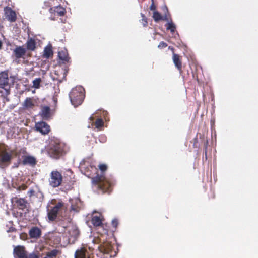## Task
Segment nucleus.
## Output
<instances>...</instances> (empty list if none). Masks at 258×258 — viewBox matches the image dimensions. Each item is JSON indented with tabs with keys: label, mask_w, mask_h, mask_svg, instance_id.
Listing matches in <instances>:
<instances>
[{
	"label": "nucleus",
	"mask_w": 258,
	"mask_h": 258,
	"mask_svg": "<svg viewBox=\"0 0 258 258\" xmlns=\"http://www.w3.org/2000/svg\"><path fill=\"white\" fill-rule=\"evenodd\" d=\"M84 97V89L80 86L73 88L69 94L71 102L74 107L80 105L82 103Z\"/></svg>",
	"instance_id": "f257e3e1"
},
{
	"label": "nucleus",
	"mask_w": 258,
	"mask_h": 258,
	"mask_svg": "<svg viewBox=\"0 0 258 258\" xmlns=\"http://www.w3.org/2000/svg\"><path fill=\"white\" fill-rule=\"evenodd\" d=\"M13 152L5 146L0 145V167L4 168L10 163L12 158Z\"/></svg>",
	"instance_id": "f03ea898"
},
{
	"label": "nucleus",
	"mask_w": 258,
	"mask_h": 258,
	"mask_svg": "<svg viewBox=\"0 0 258 258\" xmlns=\"http://www.w3.org/2000/svg\"><path fill=\"white\" fill-rule=\"evenodd\" d=\"M0 94L4 98H6L10 93V84L8 74L7 72L0 73Z\"/></svg>",
	"instance_id": "7ed1b4c3"
},
{
	"label": "nucleus",
	"mask_w": 258,
	"mask_h": 258,
	"mask_svg": "<svg viewBox=\"0 0 258 258\" xmlns=\"http://www.w3.org/2000/svg\"><path fill=\"white\" fill-rule=\"evenodd\" d=\"M65 235L63 237L66 244H74L77 240L79 231L78 228L75 225H71L67 227Z\"/></svg>",
	"instance_id": "20e7f679"
},
{
	"label": "nucleus",
	"mask_w": 258,
	"mask_h": 258,
	"mask_svg": "<svg viewBox=\"0 0 258 258\" xmlns=\"http://www.w3.org/2000/svg\"><path fill=\"white\" fill-rule=\"evenodd\" d=\"M67 209L66 206L62 202H56L54 206L48 210V217L49 220L54 221L56 219L57 214L60 213Z\"/></svg>",
	"instance_id": "39448f33"
},
{
	"label": "nucleus",
	"mask_w": 258,
	"mask_h": 258,
	"mask_svg": "<svg viewBox=\"0 0 258 258\" xmlns=\"http://www.w3.org/2000/svg\"><path fill=\"white\" fill-rule=\"evenodd\" d=\"M92 182L98 184L99 187L104 191H108L110 186V184L106 178L103 175H97L92 178Z\"/></svg>",
	"instance_id": "423d86ee"
},
{
	"label": "nucleus",
	"mask_w": 258,
	"mask_h": 258,
	"mask_svg": "<svg viewBox=\"0 0 258 258\" xmlns=\"http://www.w3.org/2000/svg\"><path fill=\"white\" fill-rule=\"evenodd\" d=\"M62 181V177L60 172L57 171H52L49 179V185L52 187H57L60 186Z\"/></svg>",
	"instance_id": "0eeeda50"
},
{
	"label": "nucleus",
	"mask_w": 258,
	"mask_h": 258,
	"mask_svg": "<svg viewBox=\"0 0 258 258\" xmlns=\"http://www.w3.org/2000/svg\"><path fill=\"white\" fill-rule=\"evenodd\" d=\"M48 153L51 157L58 158L63 153L62 145L60 144L52 145L49 150Z\"/></svg>",
	"instance_id": "6e6552de"
},
{
	"label": "nucleus",
	"mask_w": 258,
	"mask_h": 258,
	"mask_svg": "<svg viewBox=\"0 0 258 258\" xmlns=\"http://www.w3.org/2000/svg\"><path fill=\"white\" fill-rule=\"evenodd\" d=\"M13 254L15 258H27L26 251L24 247L17 246L14 248Z\"/></svg>",
	"instance_id": "1a4fd4ad"
},
{
	"label": "nucleus",
	"mask_w": 258,
	"mask_h": 258,
	"mask_svg": "<svg viewBox=\"0 0 258 258\" xmlns=\"http://www.w3.org/2000/svg\"><path fill=\"white\" fill-rule=\"evenodd\" d=\"M37 131L40 132L42 134H47L50 131L49 126L45 122H38L35 125Z\"/></svg>",
	"instance_id": "9d476101"
},
{
	"label": "nucleus",
	"mask_w": 258,
	"mask_h": 258,
	"mask_svg": "<svg viewBox=\"0 0 258 258\" xmlns=\"http://www.w3.org/2000/svg\"><path fill=\"white\" fill-rule=\"evenodd\" d=\"M5 18L10 22H14L16 19V15L13 10L10 7H6L4 8Z\"/></svg>",
	"instance_id": "9b49d317"
},
{
	"label": "nucleus",
	"mask_w": 258,
	"mask_h": 258,
	"mask_svg": "<svg viewBox=\"0 0 258 258\" xmlns=\"http://www.w3.org/2000/svg\"><path fill=\"white\" fill-rule=\"evenodd\" d=\"M40 115L44 120L50 119L52 116L50 107L47 106L42 107Z\"/></svg>",
	"instance_id": "f8f14e48"
},
{
	"label": "nucleus",
	"mask_w": 258,
	"mask_h": 258,
	"mask_svg": "<svg viewBox=\"0 0 258 258\" xmlns=\"http://www.w3.org/2000/svg\"><path fill=\"white\" fill-rule=\"evenodd\" d=\"M12 202H15L16 206L22 210L26 208L28 204L27 201L23 198H15L12 199Z\"/></svg>",
	"instance_id": "ddd939ff"
},
{
	"label": "nucleus",
	"mask_w": 258,
	"mask_h": 258,
	"mask_svg": "<svg viewBox=\"0 0 258 258\" xmlns=\"http://www.w3.org/2000/svg\"><path fill=\"white\" fill-rule=\"evenodd\" d=\"M75 258H90L89 252L84 248H81L76 251Z\"/></svg>",
	"instance_id": "4468645a"
},
{
	"label": "nucleus",
	"mask_w": 258,
	"mask_h": 258,
	"mask_svg": "<svg viewBox=\"0 0 258 258\" xmlns=\"http://www.w3.org/2000/svg\"><path fill=\"white\" fill-rule=\"evenodd\" d=\"M26 53V49L23 46H18L14 50V53L17 58L23 57Z\"/></svg>",
	"instance_id": "2eb2a0df"
},
{
	"label": "nucleus",
	"mask_w": 258,
	"mask_h": 258,
	"mask_svg": "<svg viewBox=\"0 0 258 258\" xmlns=\"http://www.w3.org/2000/svg\"><path fill=\"white\" fill-rule=\"evenodd\" d=\"M29 234L31 238L37 239L41 236V231L39 228L34 227L29 230Z\"/></svg>",
	"instance_id": "dca6fc26"
},
{
	"label": "nucleus",
	"mask_w": 258,
	"mask_h": 258,
	"mask_svg": "<svg viewBox=\"0 0 258 258\" xmlns=\"http://www.w3.org/2000/svg\"><path fill=\"white\" fill-rule=\"evenodd\" d=\"M26 50L29 51H33L36 49V43L32 38H29L26 43Z\"/></svg>",
	"instance_id": "f3484780"
},
{
	"label": "nucleus",
	"mask_w": 258,
	"mask_h": 258,
	"mask_svg": "<svg viewBox=\"0 0 258 258\" xmlns=\"http://www.w3.org/2000/svg\"><path fill=\"white\" fill-rule=\"evenodd\" d=\"M49 11L50 13L54 12V13H57L59 16H63L65 13V9L61 6H57L54 8H50Z\"/></svg>",
	"instance_id": "a211bd4d"
},
{
	"label": "nucleus",
	"mask_w": 258,
	"mask_h": 258,
	"mask_svg": "<svg viewBox=\"0 0 258 258\" xmlns=\"http://www.w3.org/2000/svg\"><path fill=\"white\" fill-rule=\"evenodd\" d=\"M173 61L175 66V67L177 68L179 71H181V62L179 59V56L178 55L176 54H173Z\"/></svg>",
	"instance_id": "6ab92c4d"
},
{
	"label": "nucleus",
	"mask_w": 258,
	"mask_h": 258,
	"mask_svg": "<svg viewBox=\"0 0 258 258\" xmlns=\"http://www.w3.org/2000/svg\"><path fill=\"white\" fill-rule=\"evenodd\" d=\"M91 222L94 226H99L102 224V219L100 216H92Z\"/></svg>",
	"instance_id": "aec40b11"
},
{
	"label": "nucleus",
	"mask_w": 258,
	"mask_h": 258,
	"mask_svg": "<svg viewBox=\"0 0 258 258\" xmlns=\"http://www.w3.org/2000/svg\"><path fill=\"white\" fill-rule=\"evenodd\" d=\"M24 164H29L30 165H34L36 164V159L32 156L26 157L23 160Z\"/></svg>",
	"instance_id": "412c9836"
},
{
	"label": "nucleus",
	"mask_w": 258,
	"mask_h": 258,
	"mask_svg": "<svg viewBox=\"0 0 258 258\" xmlns=\"http://www.w3.org/2000/svg\"><path fill=\"white\" fill-rule=\"evenodd\" d=\"M74 203L75 205L73 203H72L71 210L76 213L78 212L80 210V201L78 199H75Z\"/></svg>",
	"instance_id": "4be33fe9"
},
{
	"label": "nucleus",
	"mask_w": 258,
	"mask_h": 258,
	"mask_svg": "<svg viewBox=\"0 0 258 258\" xmlns=\"http://www.w3.org/2000/svg\"><path fill=\"white\" fill-rule=\"evenodd\" d=\"M58 55L59 59H60L61 60L65 62L69 61V58L68 57L67 52L65 50L59 51Z\"/></svg>",
	"instance_id": "5701e85b"
},
{
	"label": "nucleus",
	"mask_w": 258,
	"mask_h": 258,
	"mask_svg": "<svg viewBox=\"0 0 258 258\" xmlns=\"http://www.w3.org/2000/svg\"><path fill=\"white\" fill-rule=\"evenodd\" d=\"M52 51L50 46H47L44 50L43 56L45 58H48L50 56L52 55Z\"/></svg>",
	"instance_id": "b1692460"
},
{
	"label": "nucleus",
	"mask_w": 258,
	"mask_h": 258,
	"mask_svg": "<svg viewBox=\"0 0 258 258\" xmlns=\"http://www.w3.org/2000/svg\"><path fill=\"white\" fill-rule=\"evenodd\" d=\"M23 106L26 108H31L33 106V103L31 99L30 98H27L24 102Z\"/></svg>",
	"instance_id": "393cba45"
},
{
	"label": "nucleus",
	"mask_w": 258,
	"mask_h": 258,
	"mask_svg": "<svg viewBox=\"0 0 258 258\" xmlns=\"http://www.w3.org/2000/svg\"><path fill=\"white\" fill-rule=\"evenodd\" d=\"M59 253V251L57 249H53L47 253V256L49 258H56L57 254Z\"/></svg>",
	"instance_id": "a878e982"
},
{
	"label": "nucleus",
	"mask_w": 258,
	"mask_h": 258,
	"mask_svg": "<svg viewBox=\"0 0 258 258\" xmlns=\"http://www.w3.org/2000/svg\"><path fill=\"white\" fill-rule=\"evenodd\" d=\"M167 29L170 30L172 33H173L175 32L176 27L174 24L172 22H168L167 24Z\"/></svg>",
	"instance_id": "bb28decb"
},
{
	"label": "nucleus",
	"mask_w": 258,
	"mask_h": 258,
	"mask_svg": "<svg viewBox=\"0 0 258 258\" xmlns=\"http://www.w3.org/2000/svg\"><path fill=\"white\" fill-rule=\"evenodd\" d=\"M153 17L155 21H156V22H157L162 19L164 20V19L162 18L160 14L157 11H155L154 12ZM165 19L167 20L166 17L165 18Z\"/></svg>",
	"instance_id": "cd10ccee"
},
{
	"label": "nucleus",
	"mask_w": 258,
	"mask_h": 258,
	"mask_svg": "<svg viewBox=\"0 0 258 258\" xmlns=\"http://www.w3.org/2000/svg\"><path fill=\"white\" fill-rule=\"evenodd\" d=\"M41 82V79L40 78H36L33 81V87L38 89L40 87V84Z\"/></svg>",
	"instance_id": "c85d7f7f"
},
{
	"label": "nucleus",
	"mask_w": 258,
	"mask_h": 258,
	"mask_svg": "<svg viewBox=\"0 0 258 258\" xmlns=\"http://www.w3.org/2000/svg\"><path fill=\"white\" fill-rule=\"evenodd\" d=\"M104 124V122L102 119H98L95 122L96 127L98 128L102 126Z\"/></svg>",
	"instance_id": "c756f323"
},
{
	"label": "nucleus",
	"mask_w": 258,
	"mask_h": 258,
	"mask_svg": "<svg viewBox=\"0 0 258 258\" xmlns=\"http://www.w3.org/2000/svg\"><path fill=\"white\" fill-rule=\"evenodd\" d=\"M141 16L142 17V20H141V22L142 23L143 26H146L147 24V21L146 20V17L144 14L142 13L141 14Z\"/></svg>",
	"instance_id": "7c9ffc66"
},
{
	"label": "nucleus",
	"mask_w": 258,
	"mask_h": 258,
	"mask_svg": "<svg viewBox=\"0 0 258 258\" xmlns=\"http://www.w3.org/2000/svg\"><path fill=\"white\" fill-rule=\"evenodd\" d=\"M27 258H39V255L38 254H37L35 252H32V253L29 254V255L28 256H27Z\"/></svg>",
	"instance_id": "2f4dec72"
},
{
	"label": "nucleus",
	"mask_w": 258,
	"mask_h": 258,
	"mask_svg": "<svg viewBox=\"0 0 258 258\" xmlns=\"http://www.w3.org/2000/svg\"><path fill=\"white\" fill-rule=\"evenodd\" d=\"M99 169L103 172L104 171H105L107 169V166L105 165V164H100L99 166Z\"/></svg>",
	"instance_id": "473e14b6"
},
{
	"label": "nucleus",
	"mask_w": 258,
	"mask_h": 258,
	"mask_svg": "<svg viewBox=\"0 0 258 258\" xmlns=\"http://www.w3.org/2000/svg\"><path fill=\"white\" fill-rule=\"evenodd\" d=\"M166 46H167V44L166 43H165L164 42H161L159 44L158 47L159 48H165Z\"/></svg>",
	"instance_id": "72a5a7b5"
},
{
	"label": "nucleus",
	"mask_w": 258,
	"mask_h": 258,
	"mask_svg": "<svg viewBox=\"0 0 258 258\" xmlns=\"http://www.w3.org/2000/svg\"><path fill=\"white\" fill-rule=\"evenodd\" d=\"M112 225L113 226V227L116 228L118 225V221L117 219H113L112 221Z\"/></svg>",
	"instance_id": "f704fd0d"
},
{
	"label": "nucleus",
	"mask_w": 258,
	"mask_h": 258,
	"mask_svg": "<svg viewBox=\"0 0 258 258\" xmlns=\"http://www.w3.org/2000/svg\"><path fill=\"white\" fill-rule=\"evenodd\" d=\"M150 9L151 10H154L155 9V6H154L153 3H152V4L150 6Z\"/></svg>",
	"instance_id": "c9c22d12"
},
{
	"label": "nucleus",
	"mask_w": 258,
	"mask_h": 258,
	"mask_svg": "<svg viewBox=\"0 0 258 258\" xmlns=\"http://www.w3.org/2000/svg\"><path fill=\"white\" fill-rule=\"evenodd\" d=\"M2 46V42L1 41H0V49H1Z\"/></svg>",
	"instance_id": "e433bc0d"
},
{
	"label": "nucleus",
	"mask_w": 258,
	"mask_h": 258,
	"mask_svg": "<svg viewBox=\"0 0 258 258\" xmlns=\"http://www.w3.org/2000/svg\"><path fill=\"white\" fill-rule=\"evenodd\" d=\"M90 119L91 120H93L94 119L93 117V116H90Z\"/></svg>",
	"instance_id": "4c0bfd02"
},
{
	"label": "nucleus",
	"mask_w": 258,
	"mask_h": 258,
	"mask_svg": "<svg viewBox=\"0 0 258 258\" xmlns=\"http://www.w3.org/2000/svg\"><path fill=\"white\" fill-rule=\"evenodd\" d=\"M44 258H49V257L47 256V254H46V256L45 257H44Z\"/></svg>",
	"instance_id": "58836bf2"
},
{
	"label": "nucleus",
	"mask_w": 258,
	"mask_h": 258,
	"mask_svg": "<svg viewBox=\"0 0 258 258\" xmlns=\"http://www.w3.org/2000/svg\"><path fill=\"white\" fill-rule=\"evenodd\" d=\"M152 1H153V0H152Z\"/></svg>",
	"instance_id": "ea45409f"
}]
</instances>
